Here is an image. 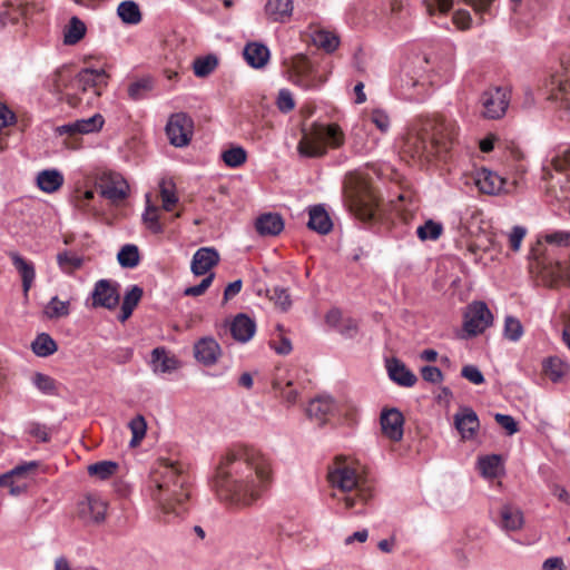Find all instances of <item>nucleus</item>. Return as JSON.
I'll return each mask as SVG.
<instances>
[{
	"instance_id": "8",
	"label": "nucleus",
	"mask_w": 570,
	"mask_h": 570,
	"mask_svg": "<svg viewBox=\"0 0 570 570\" xmlns=\"http://www.w3.org/2000/svg\"><path fill=\"white\" fill-rule=\"evenodd\" d=\"M480 114L487 119H499L504 116L509 106L508 90L501 87L490 88L480 97Z\"/></svg>"
},
{
	"instance_id": "39",
	"label": "nucleus",
	"mask_w": 570,
	"mask_h": 570,
	"mask_svg": "<svg viewBox=\"0 0 570 570\" xmlns=\"http://www.w3.org/2000/svg\"><path fill=\"white\" fill-rule=\"evenodd\" d=\"M128 428L131 432V440L129 441V446L137 448L146 436L147 422L141 414H137L129 421Z\"/></svg>"
},
{
	"instance_id": "31",
	"label": "nucleus",
	"mask_w": 570,
	"mask_h": 570,
	"mask_svg": "<svg viewBox=\"0 0 570 570\" xmlns=\"http://www.w3.org/2000/svg\"><path fill=\"white\" fill-rule=\"evenodd\" d=\"M150 364L155 373H170L178 367V361L169 355L165 347H156L151 351Z\"/></svg>"
},
{
	"instance_id": "18",
	"label": "nucleus",
	"mask_w": 570,
	"mask_h": 570,
	"mask_svg": "<svg viewBox=\"0 0 570 570\" xmlns=\"http://www.w3.org/2000/svg\"><path fill=\"white\" fill-rule=\"evenodd\" d=\"M541 273L549 286L570 285V258L546 264Z\"/></svg>"
},
{
	"instance_id": "63",
	"label": "nucleus",
	"mask_w": 570,
	"mask_h": 570,
	"mask_svg": "<svg viewBox=\"0 0 570 570\" xmlns=\"http://www.w3.org/2000/svg\"><path fill=\"white\" fill-rule=\"evenodd\" d=\"M424 4L430 14H434L436 11L445 13L452 8L453 0H424Z\"/></svg>"
},
{
	"instance_id": "6",
	"label": "nucleus",
	"mask_w": 570,
	"mask_h": 570,
	"mask_svg": "<svg viewBox=\"0 0 570 570\" xmlns=\"http://www.w3.org/2000/svg\"><path fill=\"white\" fill-rule=\"evenodd\" d=\"M344 200L348 210L360 220L374 218L377 197L365 180L350 176L344 184Z\"/></svg>"
},
{
	"instance_id": "7",
	"label": "nucleus",
	"mask_w": 570,
	"mask_h": 570,
	"mask_svg": "<svg viewBox=\"0 0 570 570\" xmlns=\"http://www.w3.org/2000/svg\"><path fill=\"white\" fill-rule=\"evenodd\" d=\"M562 73L552 75L547 87V98L560 101L570 117V52L561 59Z\"/></svg>"
},
{
	"instance_id": "57",
	"label": "nucleus",
	"mask_w": 570,
	"mask_h": 570,
	"mask_svg": "<svg viewBox=\"0 0 570 570\" xmlns=\"http://www.w3.org/2000/svg\"><path fill=\"white\" fill-rule=\"evenodd\" d=\"M32 383L35 386L41 391L45 394H53L56 390V384L53 379L50 376L42 374V373H36L32 379Z\"/></svg>"
},
{
	"instance_id": "35",
	"label": "nucleus",
	"mask_w": 570,
	"mask_h": 570,
	"mask_svg": "<svg viewBox=\"0 0 570 570\" xmlns=\"http://www.w3.org/2000/svg\"><path fill=\"white\" fill-rule=\"evenodd\" d=\"M86 24L76 16H73L63 30V43L73 46L78 43L86 35Z\"/></svg>"
},
{
	"instance_id": "62",
	"label": "nucleus",
	"mask_w": 570,
	"mask_h": 570,
	"mask_svg": "<svg viewBox=\"0 0 570 570\" xmlns=\"http://www.w3.org/2000/svg\"><path fill=\"white\" fill-rule=\"evenodd\" d=\"M461 375L469 382L480 385L484 383V376L482 372L475 365H465L461 370Z\"/></svg>"
},
{
	"instance_id": "58",
	"label": "nucleus",
	"mask_w": 570,
	"mask_h": 570,
	"mask_svg": "<svg viewBox=\"0 0 570 570\" xmlns=\"http://www.w3.org/2000/svg\"><path fill=\"white\" fill-rule=\"evenodd\" d=\"M214 278H215V274L209 273L207 276H205V278L198 285L189 286V287L185 288L184 295L193 296V297L203 295L208 289V287L212 285Z\"/></svg>"
},
{
	"instance_id": "54",
	"label": "nucleus",
	"mask_w": 570,
	"mask_h": 570,
	"mask_svg": "<svg viewBox=\"0 0 570 570\" xmlns=\"http://www.w3.org/2000/svg\"><path fill=\"white\" fill-rule=\"evenodd\" d=\"M38 468L36 461L24 462L14 466L9 472L0 475V484H7L10 481V476H23L29 472L35 471Z\"/></svg>"
},
{
	"instance_id": "26",
	"label": "nucleus",
	"mask_w": 570,
	"mask_h": 570,
	"mask_svg": "<svg viewBox=\"0 0 570 570\" xmlns=\"http://www.w3.org/2000/svg\"><path fill=\"white\" fill-rule=\"evenodd\" d=\"M335 410V402L330 395H320L308 403L306 412L309 417L325 422Z\"/></svg>"
},
{
	"instance_id": "30",
	"label": "nucleus",
	"mask_w": 570,
	"mask_h": 570,
	"mask_svg": "<svg viewBox=\"0 0 570 570\" xmlns=\"http://www.w3.org/2000/svg\"><path fill=\"white\" fill-rule=\"evenodd\" d=\"M499 524L504 531H518L524 523L522 511L511 504H505L500 509Z\"/></svg>"
},
{
	"instance_id": "48",
	"label": "nucleus",
	"mask_w": 570,
	"mask_h": 570,
	"mask_svg": "<svg viewBox=\"0 0 570 570\" xmlns=\"http://www.w3.org/2000/svg\"><path fill=\"white\" fill-rule=\"evenodd\" d=\"M314 43L326 52H333L340 45L338 37L326 30L316 31L313 36Z\"/></svg>"
},
{
	"instance_id": "13",
	"label": "nucleus",
	"mask_w": 570,
	"mask_h": 570,
	"mask_svg": "<svg viewBox=\"0 0 570 570\" xmlns=\"http://www.w3.org/2000/svg\"><path fill=\"white\" fill-rule=\"evenodd\" d=\"M101 196L111 203L124 200L128 194V184L121 175L114 171H105L99 178Z\"/></svg>"
},
{
	"instance_id": "4",
	"label": "nucleus",
	"mask_w": 570,
	"mask_h": 570,
	"mask_svg": "<svg viewBox=\"0 0 570 570\" xmlns=\"http://www.w3.org/2000/svg\"><path fill=\"white\" fill-rule=\"evenodd\" d=\"M327 480L336 492L333 497L343 501L346 509L357 508L358 504H366L373 497V490L368 481L360 471L345 460L336 459L328 468Z\"/></svg>"
},
{
	"instance_id": "55",
	"label": "nucleus",
	"mask_w": 570,
	"mask_h": 570,
	"mask_svg": "<svg viewBox=\"0 0 570 570\" xmlns=\"http://www.w3.org/2000/svg\"><path fill=\"white\" fill-rule=\"evenodd\" d=\"M479 466L483 475L490 478L497 476L500 468V456L488 455L481 458L479 460Z\"/></svg>"
},
{
	"instance_id": "41",
	"label": "nucleus",
	"mask_w": 570,
	"mask_h": 570,
	"mask_svg": "<svg viewBox=\"0 0 570 570\" xmlns=\"http://www.w3.org/2000/svg\"><path fill=\"white\" fill-rule=\"evenodd\" d=\"M539 243L559 248H570V232L568 230H552L543 233L539 236Z\"/></svg>"
},
{
	"instance_id": "28",
	"label": "nucleus",
	"mask_w": 570,
	"mask_h": 570,
	"mask_svg": "<svg viewBox=\"0 0 570 570\" xmlns=\"http://www.w3.org/2000/svg\"><path fill=\"white\" fill-rule=\"evenodd\" d=\"M293 0H267L265 13L269 21L285 22L293 13Z\"/></svg>"
},
{
	"instance_id": "42",
	"label": "nucleus",
	"mask_w": 570,
	"mask_h": 570,
	"mask_svg": "<svg viewBox=\"0 0 570 570\" xmlns=\"http://www.w3.org/2000/svg\"><path fill=\"white\" fill-rule=\"evenodd\" d=\"M57 263L65 274L71 275L81 268L83 259L76 254L65 250L57 255Z\"/></svg>"
},
{
	"instance_id": "46",
	"label": "nucleus",
	"mask_w": 570,
	"mask_h": 570,
	"mask_svg": "<svg viewBox=\"0 0 570 570\" xmlns=\"http://www.w3.org/2000/svg\"><path fill=\"white\" fill-rule=\"evenodd\" d=\"M218 59L215 55L196 58L193 63L194 73L204 78L210 75L217 67Z\"/></svg>"
},
{
	"instance_id": "43",
	"label": "nucleus",
	"mask_w": 570,
	"mask_h": 570,
	"mask_svg": "<svg viewBox=\"0 0 570 570\" xmlns=\"http://www.w3.org/2000/svg\"><path fill=\"white\" fill-rule=\"evenodd\" d=\"M118 470V463L115 461H99L88 466L90 476L99 480H107L111 478Z\"/></svg>"
},
{
	"instance_id": "14",
	"label": "nucleus",
	"mask_w": 570,
	"mask_h": 570,
	"mask_svg": "<svg viewBox=\"0 0 570 570\" xmlns=\"http://www.w3.org/2000/svg\"><path fill=\"white\" fill-rule=\"evenodd\" d=\"M108 76L104 69L85 68L78 72L73 80V86L81 92L92 91L95 97L101 95V90L107 86Z\"/></svg>"
},
{
	"instance_id": "34",
	"label": "nucleus",
	"mask_w": 570,
	"mask_h": 570,
	"mask_svg": "<svg viewBox=\"0 0 570 570\" xmlns=\"http://www.w3.org/2000/svg\"><path fill=\"white\" fill-rule=\"evenodd\" d=\"M142 297V289L138 285H132L125 294L121 307L119 321L125 322L128 320L135 307L138 305Z\"/></svg>"
},
{
	"instance_id": "27",
	"label": "nucleus",
	"mask_w": 570,
	"mask_h": 570,
	"mask_svg": "<svg viewBox=\"0 0 570 570\" xmlns=\"http://www.w3.org/2000/svg\"><path fill=\"white\" fill-rule=\"evenodd\" d=\"M37 186L40 190L47 194H52L61 188L65 183L63 175L60 170L43 169L37 174Z\"/></svg>"
},
{
	"instance_id": "32",
	"label": "nucleus",
	"mask_w": 570,
	"mask_h": 570,
	"mask_svg": "<svg viewBox=\"0 0 570 570\" xmlns=\"http://www.w3.org/2000/svg\"><path fill=\"white\" fill-rule=\"evenodd\" d=\"M544 375L554 383L562 381L570 372V365L559 356H550L542 363Z\"/></svg>"
},
{
	"instance_id": "2",
	"label": "nucleus",
	"mask_w": 570,
	"mask_h": 570,
	"mask_svg": "<svg viewBox=\"0 0 570 570\" xmlns=\"http://www.w3.org/2000/svg\"><path fill=\"white\" fill-rule=\"evenodd\" d=\"M148 492L157 504L158 519L170 523L187 511L190 495L188 475L181 463L159 459L150 474Z\"/></svg>"
},
{
	"instance_id": "60",
	"label": "nucleus",
	"mask_w": 570,
	"mask_h": 570,
	"mask_svg": "<svg viewBox=\"0 0 570 570\" xmlns=\"http://www.w3.org/2000/svg\"><path fill=\"white\" fill-rule=\"evenodd\" d=\"M527 235V228L523 226H514L508 235L509 246L513 252H518L521 243Z\"/></svg>"
},
{
	"instance_id": "51",
	"label": "nucleus",
	"mask_w": 570,
	"mask_h": 570,
	"mask_svg": "<svg viewBox=\"0 0 570 570\" xmlns=\"http://www.w3.org/2000/svg\"><path fill=\"white\" fill-rule=\"evenodd\" d=\"M268 297L283 312L288 311L292 306V299L287 288L275 286L268 289Z\"/></svg>"
},
{
	"instance_id": "20",
	"label": "nucleus",
	"mask_w": 570,
	"mask_h": 570,
	"mask_svg": "<svg viewBox=\"0 0 570 570\" xmlns=\"http://www.w3.org/2000/svg\"><path fill=\"white\" fill-rule=\"evenodd\" d=\"M219 263V254L213 247H202L193 255L190 268L194 275H208L210 269Z\"/></svg>"
},
{
	"instance_id": "45",
	"label": "nucleus",
	"mask_w": 570,
	"mask_h": 570,
	"mask_svg": "<svg viewBox=\"0 0 570 570\" xmlns=\"http://www.w3.org/2000/svg\"><path fill=\"white\" fill-rule=\"evenodd\" d=\"M45 314L50 320L66 317L70 314V303L53 296L46 305Z\"/></svg>"
},
{
	"instance_id": "64",
	"label": "nucleus",
	"mask_w": 570,
	"mask_h": 570,
	"mask_svg": "<svg viewBox=\"0 0 570 570\" xmlns=\"http://www.w3.org/2000/svg\"><path fill=\"white\" fill-rule=\"evenodd\" d=\"M495 421L500 426L507 430L510 435L518 432L517 422L511 415L498 413L495 414Z\"/></svg>"
},
{
	"instance_id": "24",
	"label": "nucleus",
	"mask_w": 570,
	"mask_h": 570,
	"mask_svg": "<svg viewBox=\"0 0 570 570\" xmlns=\"http://www.w3.org/2000/svg\"><path fill=\"white\" fill-rule=\"evenodd\" d=\"M8 255L21 277L23 292L27 295L36 278L35 266L17 252H10Z\"/></svg>"
},
{
	"instance_id": "59",
	"label": "nucleus",
	"mask_w": 570,
	"mask_h": 570,
	"mask_svg": "<svg viewBox=\"0 0 570 570\" xmlns=\"http://www.w3.org/2000/svg\"><path fill=\"white\" fill-rule=\"evenodd\" d=\"M371 121L380 129L382 132H386L390 129V117L382 109H374L370 115Z\"/></svg>"
},
{
	"instance_id": "19",
	"label": "nucleus",
	"mask_w": 570,
	"mask_h": 570,
	"mask_svg": "<svg viewBox=\"0 0 570 570\" xmlns=\"http://www.w3.org/2000/svg\"><path fill=\"white\" fill-rule=\"evenodd\" d=\"M454 425L463 440H471L480 428V421L471 407L463 406L454 414Z\"/></svg>"
},
{
	"instance_id": "11",
	"label": "nucleus",
	"mask_w": 570,
	"mask_h": 570,
	"mask_svg": "<svg viewBox=\"0 0 570 570\" xmlns=\"http://www.w3.org/2000/svg\"><path fill=\"white\" fill-rule=\"evenodd\" d=\"M493 316L487 304L474 302L469 305L464 314V330L469 335L475 336L483 333L492 325Z\"/></svg>"
},
{
	"instance_id": "1",
	"label": "nucleus",
	"mask_w": 570,
	"mask_h": 570,
	"mask_svg": "<svg viewBox=\"0 0 570 570\" xmlns=\"http://www.w3.org/2000/svg\"><path fill=\"white\" fill-rule=\"evenodd\" d=\"M272 476L269 460L254 448H238L220 460L213 479L218 498L238 507L258 500Z\"/></svg>"
},
{
	"instance_id": "37",
	"label": "nucleus",
	"mask_w": 570,
	"mask_h": 570,
	"mask_svg": "<svg viewBox=\"0 0 570 570\" xmlns=\"http://www.w3.org/2000/svg\"><path fill=\"white\" fill-rule=\"evenodd\" d=\"M154 89V80L151 77L139 78L128 86V97L134 100H142Z\"/></svg>"
},
{
	"instance_id": "25",
	"label": "nucleus",
	"mask_w": 570,
	"mask_h": 570,
	"mask_svg": "<svg viewBox=\"0 0 570 570\" xmlns=\"http://www.w3.org/2000/svg\"><path fill=\"white\" fill-rule=\"evenodd\" d=\"M308 216L309 218L307 226L309 229L321 235H326L332 230V219L322 205L311 207L308 210Z\"/></svg>"
},
{
	"instance_id": "33",
	"label": "nucleus",
	"mask_w": 570,
	"mask_h": 570,
	"mask_svg": "<svg viewBox=\"0 0 570 570\" xmlns=\"http://www.w3.org/2000/svg\"><path fill=\"white\" fill-rule=\"evenodd\" d=\"M244 57L250 67L262 68L269 59V50L262 43H248L244 49Z\"/></svg>"
},
{
	"instance_id": "22",
	"label": "nucleus",
	"mask_w": 570,
	"mask_h": 570,
	"mask_svg": "<svg viewBox=\"0 0 570 570\" xmlns=\"http://www.w3.org/2000/svg\"><path fill=\"white\" fill-rule=\"evenodd\" d=\"M233 338L240 343H247L256 333V323L244 313L237 314L229 326Z\"/></svg>"
},
{
	"instance_id": "10",
	"label": "nucleus",
	"mask_w": 570,
	"mask_h": 570,
	"mask_svg": "<svg viewBox=\"0 0 570 570\" xmlns=\"http://www.w3.org/2000/svg\"><path fill=\"white\" fill-rule=\"evenodd\" d=\"M473 181L479 190L487 195L511 193L515 185L488 168L476 170L473 175Z\"/></svg>"
},
{
	"instance_id": "9",
	"label": "nucleus",
	"mask_w": 570,
	"mask_h": 570,
	"mask_svg": "<svg viewBox=\"0 0 570 570\" xmlns=\"http://www.w3.org/2000/svg\"><path fill=\"white\" fill-rule=\"evenodd\" d=\"M194 121L185 112H177L169 117L166 125V134L175 147L187 146L193 137Z\"/></svg>"
},
{
	"instance_id": "16",
	"label": "nucleus",
	"mask_w": 570,
	"mask_h": 570,
	"mask_svg": "<svg viewBox=\"0 0 570 570\" xmlns=\"http://www.w3.org/2000/svg\"><path fill=\"white\" fill-rule=\"evenodd\" d=\"M119 298L118 284L109 279H100L95 284L91 293V306L112 309L118 305Z\"/></svg>"
},
{
	"instance_id": "47",
	"label": "nucleus",
	"mask_w": 570,
	"mask_h": 570,
	"mask_svg": "<svg viewBox=\"0 0 570 570\" xmlns=\"http://www.w3.org/2000/svg\"><path fill=\"white\" fill-rule=\"evenodd\" d=\"M443 233V226L441 223H436L432 219L426 220L423 225L416 228L417 237L425 240H436Z\"/></svg>"
},
{
	"instance_id": "52",
	"label": "nucleus",
	"mask_w": 570,
	"mask_h": 570,
	"mask_svg": "<svg viewBox=\"0 0 570 570\" xmlns=\"http://www.w3.org/2000/svg\"><path fill=\"white\" fill-rule=\"evenodd\" d=\"M90 517L95 522H101L105 520L107 504L104 500L98 497L89 495L86 502Z\"/></svg>"
},
{
	"instance_id": "53",
	"label": "nucleus",
	"mask_w": 570,
	"mask_h": 570,
	"mask_svg": "<svg viewBox=\"0 0 570 570\" xmlns=\"http://www.w3.org/2000/svg\"><path fill=\"white\" fill-rule=\"evenodd\" d=\"M503 335L511 342H518L523 335L521 322L513 316H507L504 320Z\"/></svg>"
},
{
	"instance_id": "36",
	"label": "nucleus",
	"mask_w": 570,
	"mask_h": 570,
	"mask_svg": "<svg viewBox=\"0 0 570 570\" xmlns=\"http://www.w3.org/2000/svg\"><path fill=\"white\" fill-rule=\"evenodd\" d=\"M117 14L126 24H138L142 19L139 6L132 0L120 2L117 8Z\"/></svg>"
},
{
	"instance_id": "29",
	"label": "nucleus",
	"mask_w": 570,
	"mask_h": 570,
	"mask_svg": "<svg viewBox=\"0 0 570 570\" xmlns=\"http://www.w3.org/2000/svg\"><path fill=\"white\" fill-rule=\"evenodd\" d=\"M255 227L262 236H276L284 229V220L278 214L267 213L256 219Z\"/></svg>"
},
{
	"instance_id": "12",
	"label": "nucleus",
	"mask_w": 570,
	"mask_h": 570,
	"mask_svg": "<svg viewBox=\"0 0 570 570\" xmlns=\"http://www.w3.org/2000/svg\"><path fill=\"white\" fill-rule=\"evenodd\" d=\"M291 81L304 89L318 87L323 82L317 77L312 62L303 55L293 58Z\"/></svg>"
},
{
	"instance_id": "5",
	"label": "nucleus",
	"mask_w": 570,
	"mask_h": 570,
	"mask_svg": "<svg viewBox=\"0 0 570 570\" xmlns=\"http://www.w3.org/2000/svg\"><path fill=\"white\" fill-rule=\"evenodd\" d=\"M344 144V134L338 125H314L304 132L297 145V150L304 157H322L327 147L338 148Z\"/></svg>"
},
{
	"instance_id": "61",
	"label": "nucleus",
	"mask_w": 570,
	"mask_h": 570,
	"mask_svg": "<svg viewBox=\"0 0 570 570\" xmlns=\"http://www.w3.org/2000/svg\"><path fill=\"white\" fill-rule=\"evenodd\" d=\"M421 376L425 382L438 384L441 383L444 379L442 371L436 366H423L421 367Z\"/></svg>"
},
{
	"instance_id": "50",
	"label": "nucleus",
	"mask_w": 570,
	"mask_h": 570,
	"mask_svg": "<svg viewBox=\"0 0 570 570\" xmlns=\"http://www.w3.org/2000/svg\"><path fill=\"white\" fill-rule=\"evenodd\" d=\"M246 158L247 153L240 146L232 147L222 153L223 161L230 168L239 167L246 161Z\"/></svg>"
},
{
	"instance_id": "38",
	"label": "nucleus",
	"mask_w": 570,
	"mask_h": 570,
	"mask_svg": "<svg viewBox=\"0 0 570 570\" xmlns=\"http://www.w3.org/2000/svg\"><path fill=\"white\" fill-rule=\"evenodd\" d=\"M32 352L40 357L52 355L57 351V344L47 333L39 334L31 344Z\"/></svg>"
},
{
	"instance_id": "17",
	"label": "nucleus",
	"mask_w": 570,
	"mask_h": 570,
	"mask_svg": "<svg viewBox=\"0 0 570 570\" xmlns=\"http://www.w3.org/2000/svg\"><path fill=\"white\" fill-rule=\"evenodd\" d=\"M403 414L395 407L383 410L381 413V428L383 434L391 441L397 442L403 438Z\"/></svg>"
},
{
	"instance_id": "49",
	"label": "nucleus",
	"mask_w": 570,
	"mask_h": 570,
	"mask_svg": "<svg viewBox=\"0 0 570 570\" xmlns=\"http://www.w3.org/2000/svg\"><path fill=\"white\" fill-rule=\"evenodd\" d=\"M159 193L163 202V208L166 212H170L178 203V197L175 193V185L169 180L163 179L159 183Z\"/></svg>"
},
{
	"instance_id": "56",
	"label": "nucleus",
	"mask_w": 570,
	"mask_h": 570,
	"mask_svg": "<svg viewBox=\"0 0 570 570\" xmlns=\"http://www.w3.org/2000/svg\"><path fill=\"white\" fill-rule=\"evenodd\" d=\"M276 106L283 114H287L295 108V100L288 89L284 88L278 91Z\"/></svg>"
},
{
	"instance_id": "40",
	"label": "nucleus",
	"mask_w": 570,
	"mask_h": 570,
	"mask_svg": "<svg viewBox=\"0 0 570 570\" xmlns=\"http://www.w3.org/2000/svg\"><path fill=\"white\" fill-rule=\"evenodd\" d=\"M158 207L151 205L149 195H146V210L142 214L144 223L154 234L164 232L163 225L159 223Z\"/></svg>"
},
{
	"instance_id": "3",
	"label": "nucleus",
	"mask_w": 570,
	"mask_h": 570,
	"mask_svg": "<svg viewBox=\"0 0 570 570\" xmlns=\"http://www.w3.org/2000/svg\"><path fill=\"white\" fill-rule=\"evenodd\" d=\"M458 134L459 126L453 118L438 116L426 119L406 134L402 153L413 159L431 161L449 151Z\"/></svg>"
},
{
	"instance_id": "21",
	"label": "nucleus",
	"mask_w": 570,
	"mask_h": 570,
	"mask_svg": "<svg viewBox=\"0 0 570 570\" xmlns=\"http://www.w3.org/2000/svg\"><path fill=\"white\" fill-rule=\"evenodd\" d=\"M220 353L219 344L212 337L200 338L194 345L195 358L206 366L215 364Z\"/></svg>"
},
{
	"instance_id": "44",
	"label": "nucleus",
	"mask_w": 570,
	"mask_h": 570,
	"mask_svg": "<svg viewBox=\"0 0 570 570\" xmlns=\"http://www.w3.org/2000/svg\"><path fill=\"white\" fill-rule=\"evenodd\" d=\"M117 259L121 267H136L140 261L138 247L132 244H127L122 246L117 255Z\"/></svg>"
},
{
	"instance_id": "23",
	"label": "nucleus",
	"mask_w": 570,
	"mask_h": 570,
	"mask_svg": "<svg viewBox=\"0 0 570 570\" xmlns=\"http://www.w3.org/2000/svg\"><path fill=\"white\" fill-rule=\"evenodd\" d=\"M386 368L390 379L401 386L411 387L417 381L416 375L397 358L389 360L386 362Z\"/></svg>"
},
{
	"instance_id": "15",
	"label": "nucleus",
	"mask_w": 570,
	"mask_h": 570,
	"mask_svg": "<svg viewBox=\"0 0 570 570\" xmlns=\"http://www.w3.org/2000/svg\"><path fill=\"white\" fill-rule=\"evenodd\" d=\"M105 124V118L100 114H95L89 118L77 119L72 122L65 124L56 128L59 136L68 135L76 137L79 135H89L99 132Z\"/></svg>"
}]
</instances>
